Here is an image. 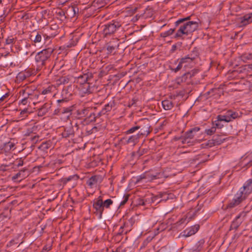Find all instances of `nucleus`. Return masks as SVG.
Returning <instances> with one entry per match:
<instances>
[{
    "mask_svg": "<svg viewBox=\"0 0 252 252\" xmlns=\"http://www.w3.org/2000/svg\"><path fill=\"white\" fill-rule=\"evenodd\" d=\"M190 16L184 18L179 19L175 23V28L170 29L167 31L160 33V36L163 37L171 35L176 30V28L179 27L175 35V38H182L183 35H188L196 31L198 27V22L197 21H189Z\"/></svg>",
    "mask_w": 252,
    "mask_h": 252,
    "instance_id": "f257e3e1",
    "label": "nucleus"
},
{
    "mask_svg": "<svg viewBox=\"0 0 252 252\" xmlns=\"http://www.w3.org/2000/svg\"><path fill=\"white\" fill-rule=\"evenodd\" d=\"M54 48L48 47L38 52L34 58V67L36 71H39L51 62V55Z\"/></svg>",
    "mask_w": 252,
    "mask_h": 252,
    "instance_id": "f03ea898",
    "label": "nucleus"
},
{
    "mask_svg": "<svg viewBox=\"0 0 252 252\" xmlns=\"http://www.w3.org/2000/svg\"><path fill=\"white\" fill-rule=\"evenodd\" d=\"M113 203V201L111 199H107L103 201L102 196H99L93 201V207L95 210L94 213L98 216V219H101L104 209L110 208Z\"/></svg>",
    "mask_w": 252,
    "mask_h": 252,
    "instance_id": "7ed1b4c3",
    "label": "nucleus"
},
{
    "mask_svg": "<svg viewBox=\"0 0 252 252\" xmlns=\"http://www.w3.org/2000/svg\"><path fill=\"white\" fill-rule=\"evenodd\" d=\"M51 30H45L37 32L35 36L33 42L35 43L44 41L45 48L50 44L52 39L55 36L56 34L50 33Z\"/></svg>",
    "mask_w": 252,
    "mask_h": 252,
    "instance_id": "20e7f679",
    "label": "nucleus"
},
{
    "mask_svg": "<svg viewBox=\"0 0 252 252\" xmlns=\"http://www.w3.org/2000/svg\"><path fill=\"white\" fill-rule=\"evenodd\" d=\"M121 23L117 21L113 20L111 22L104 25L103 27V33L105 36L111 35L121 27Z\"/></svg>",
    "mask_w": 252,
    "mask_h": 252,
    "instance_id": "39448f33",
    "label": "nucleus"
},
{
    "mask_svg": "<svg viewBox=\"0 0 252 252\" xmlns=\"http://www.w3.org/2000/svg\"><path fill=\"white\" fill-rule=\"evenodd\" d=\"M75 85H68L64 87L62 92L61 96L62 98L57 100L58 103L66 102L72 98L73 94Z\"/></svg>",
    "mask_w": 252,
    "mask_h": 252,
    "instance_id": "423d86ee",
    "label": "nucleus"
},
{
    "mask_svg": "<svg viewBox=\"0 0 252 252\" xmlns=\"http://www.w3.org/2000/svg\"><path fill=\"white\" fill-rule=\"evenodd\" d=\"M79 125L75 123L71 122L70 126H66L64 128L63 131L61 135L63 138H72L74 136L75 133L79 129Z\"/></svg>",
    "mask_w": 252,
    "mask_h": 252,
    "instance_id": "0eeeda50",
    "label": "nucleus"
},
{
    "mask_svg": "<svg viewBox=\"0 0 252 252\" xmlns=\"http://www.w3.org/2000/svg\"><path fill=\"white\" fill-rule=\"evenodd\" d=\"M138 134L141 136L148 135L150 133V125L148 119H142L137 123Z\"/></svg>",
    "mask_w": 252,
    "mask_h": 252,
    "instance_id": "6e6552de",
    "label": "nucleus"
},
{
    "mask_svg": "<svg viewBox=\"0 0 252 252\" xmlns=\"http://www.w3.org/2000/svg\"><path fill=\"white\" fill-rule=\"evenodd\" d=\"M95 80L93 78L92 81H87L85 84L80 86L79 89L82 94H90L95 91L96 88L93 84Z\"/></svg>",
    "mask_w": 252,
    "mask_h": 252,
    "instance_id": "1a4fd4ad",
    "label": "nucleus"
},
{
    "mask_svg": "<svg viewBox=\"0 0 252 252\" xmlns=\"http://www.w3.org/2000/svg\"><path fill=\"white\" fill-rule=\"evenodd\" d=\"M200 129L199 127H194L192 128L185 132L183 137L182 144H190L191 140L192 139L196 132L199 131Z\"/></svg>",
    "mask_w": 252,
    "mask_h": 252,
    "instance_id": "9d476101",
    "label": "nucleus"
},
{
    "mask_svg": "<svg viewBox=\"0 0 252 252\" xmlns=\"http://www.w3.org/2000/svg\"><path fill=\"white\" fill-rule=\"evenodd\" d=\"M246 197L241 194L239 191L235 195L234 198L229 202L227 205L228 208H232L240 204Z\"/></svg>",
    "mask_w": 252,
    "mask_h": 252,
    "instance_id": "9b49d317",
    "label": "nucleus"
},
{
    "mask_svg": "<svg viewBox=\"0 0 252 252\" xmlns=\"http://www.w3.org/2000/svg\"><path fill=\"white\" fill-rule=\"evenodd\" d=\"M157 174L155 175L150 172H145L136 177V184L143 183L147 181H151L157 179Z\"/></svg>",
    "mask_w": 252,
    "mask_h": 252,
    "instance_id": "f8f14e48",
    "label": "nucleus"
},
{
    "mask_svg": "<svg viewBox=\"0 0 252 252\" xmlns=\"http://www.w3.org/2000/svg\"><path fill=\"white\" fill-rule=\"evenodd\" d=\"M141 136L137 132L136 134H133L129 136H125L121 139V141L124 144H130L132 146L136 145L139 141Z\"/></svg>",
    "mask_w": 252,
    "mask_h": 252,
    "instance_id": "ddd939ff",
    "label": "nucleus"
},
{
    "mask_svg": "<svg viewBox=\"0 0 252 252\" xmlns=\"http://www.w3.org/2000/svg\"><path fill=\"white\" fill-rule=\"evenodd\" d=\"M247 213L246 212L243 211L241 212L238 216H237L231 224L230 229H237L239 226L244 221V218L246 216Z\"/></svg>",
    "mask_w": 252,
    "mask_h": 252,
    "instance_id": "4468645a",
    "label": "nucleus"
},
{
    "mask_svg": "<svg viewBox=\"0 0 252 252\" xmlns=\"http://www.w3.org/2000/svg\"><path fill=\"white\" fill-rule=\"evenodd\" d=\"M238 191L245 197L251 193L252 192V179L247 180Z\"/></svg>",
    "mask_w": 252,
    "mask_h": 252,
    "instance_id": "2eb2a0df",
    "label": "nucleus"
},
{
    "mask_svg": "<svg viewBox=\"0 0 252 252\" xmlns=\"http://www.w3.org/2000/svg\"><path fill=\"white\" fill-rule=\"evenodd\" d=\"M93 73L88 72L86 73L83 74V75H80L78 77L76 78L74 82L80 84L81 86L87 81H92L93 80Z\"/></svg>",
    "mask_w": 252,
    "mask_h": 252,
    "instance_id": "dca6fc26",
    "label": "nucleus"
},
{
    "mask_svg": "<svg viewBox=\"0 0 252 252\" xmlns=\"http://www.w3.org/2000/svg\"><path fill=\"white\" fill-rule=\"evenodd\" d=\"M252 22V12L245 14L238 19L239 27L246 26Z\"/></svg>",
    "mask_w": 252,
    "mask_h": 252,
    "instance_id": "f3484780",
    "label": "nucleus"
},
{
    "mask_svg": "<svg viewBox=\"0 0 252 252\" xmlns=\"http://www.w3.org/2000/svg\"><path fill=\"white\" fill-rule=\"evenodd\" d=\"M34 73L33 70L29 68L19 72L16 78L19 81H23Z\"/></svg>",
    "mask_w": 252,
    "mask_h": 252,
    "instance_id": "a211bd4d",
    "label": "nucleus"
},
{
    "mask_svg": "<svg viewBox=\"0 0 252 252\" xmlns=\"http://www.w3.org/2000/svg\"><path fill=\"white\" fill-rule=\"evenodd\" d=\"M119 46V42L117 39L110 41L106 45V50L107 54L114 53V51L118 49Z\"/></svg>",
    "mask_w": 252,
    "mask_h": 252,
    "instance_id": "6ab92c4d",
    "label": "nucleus"
},
{
    "mask_svg": "<svg viewBox=\"0 0 252 252\" xmlns=\"http://www.w3.org/2000/svg\"><path fill=\"white\" fill-rule=\"evenodd\" d=\"M199 227V225H195L193 227L186 229L182 232L183 236L188 237L194 234L198 230Z\"/></svg>",
    "mask_w": 252,
    "mask_h": 252,
    "instance_id": "aec40b11",
    "label": "nucleus"
},
{
    "mask_svg": "<svg viewBox=\"0 0 252 252\" xmlns=\"http://www.w3.org/2000/svg\"><path fill=\"white\" fill-rule=\"evenodd\" d=\"M92 107H84L76 111V114L79 118H86Z\"/></svg>",
    "mask_w": 252,
    "mask_h": 252,
    "instance_id": "412c9836",
    "label": "nucleus"
},
{
    "mask_svg": "<svg viewBox=\"0 0 252 252\" xmlns=\"http://www.w3.org/2000/svg\"><path fill=\"white\" fill-rule=\"evenodd\" d=\"M96 119L97 116H96V114L94 113V109L92 108L87 115V116L85 118L84 122L88 124L94 122L96 121Z\"/></svg>",
    "mask_w": 252,
    "mask_h": 252,
    "instance_id": "4be33fe9",
    "label": "nucleus"
},
{
    "mask_svg": "<svg viewBox=\"0 0 252 252\" xmlns=\"http://www.w3.org/2000/svg\"><path fill=\"white\" fill-rule=\"evenodd\" d=\"M23 95H26L29 101L31 100H33L34 98H37L38 96V95L34 92H32L30 89H26L24 90H23Z\"/></svg>",
    "mask_w": 252,
    "mask_h": 252,
    "instance_id": "5701e85b",
    "label": "nucleus"
},
{
    "mask_svg": "<svg viewBox=\"0 0 252 252\" xmlns=\"http://www.w3.org/2000/svg\"><path fill=\"white\" fill-rule=\"evenodd\" d=\"M198 72V70H192L191 72H189L187 73H184V74L181 77L177 79V82L178 84H180V83L185 81L186 78L189 77L191 78L192 76H194L195 74Z\"/></svg>",
    "mask_w": 252,
    "mask_h": 252,
    "instance_id": "b1692460",
    "label": "nucleus"
},
{
    "mask_svg": "<svg viewBox=\"0 0 252 252\" xmlns=\"http://www.w3.org/2000/svg\"><path fill=\"white\" fill-rule=\"evenodd\" d=\"M50 108V104L45 103L42 106L41 108L38 109L37 115L39 117H42L45 115L48 111L49 109Z\"/></svg>",
    "mask_w": 252,
    "mask_h": 252,
    "instance_id": "393cba45",
    "label": "nucleus"
},
{
    "mask_svg": "<svg viewBox=\"0 0 252 252\" xmlns=\"http://www.w3.org/2000/svg\"><path fill=\"white\" fill-rule=\"evenodd\" d=\"M98 177L96 176H93L90 178L87 181V184L90 188H93L96 185L97 183Z\"/></svg>",
    "mask_w": 252,
    "mask_h": 252,
    "instance_id": "a878e982",
    "label": "nucleus"
},
{
    "mask_svg": "<svg viewBox=\"0 0 252 252\" xmlns=\"http://www.w3.org/2000/svg\"><path fill=\"white\" fill-rule=\"evenodd\" d=\"M225 114L228 120L230 119V122L232 121L238 117V114L237 113L231 110L227 111Z\"/></svg>",
    "mask_w": 252,
    "mask_h": 252,
    "instance_id": "bb28decb",
    "label": "nucleus"
},
{
    "mask_svg": "<svg viewBox=\"0 0 252 252\" xmlns=\"http://www.w3.org/2000/svg\"><path fill=\"white\" fill-rule=\"evenodd\" d=\"M27 170V168H24L20 170L19 172L16 174L14 176L12 177V180H15L19 178L23 179L26 177V175L24 174L25 171Z\"/></svg>",
    "mask_w": 252,
    "mask_h": 252,
    "instance_id": "cd10ccee",
    "label": "nucleus"
},
{
    "mask_svg": "<svg viewBox=\"0 0 252 252\" xmlns=\"http://www.w3.org/2000/svg\"><path fill=\"white\" fill-rule=\"evenodd\" d=\"M154 10L152 7L148 6L144 11V12L142 13L143 14V17L146 18H150L152 17L154 14Z\"/></svg>",
    "mask_w": 252,
    "mask_h": 252,
    "instance_id": "c85d7f7f",
    "label": "nucleus"
},
{
    "mask_svg": "<svg viewBox=\"0 0 252 252\" xmlns=\"http://www.w3.org/2000/svg\"><path fill=\"white\" fill-rule=\"evenodd\" d=\"M79 176L77 174H74L71 176H70L66 178H64L62 179V182L63 184H66L67 182L70 181H76L78 180L79 179Z\"/></svg>",
    "mask_w": 252,
    "mask_h": 252,
    "instance_id": "c756f323",
    "label": "nucleus"
},
{
    "mask_svg": "<svg viewBox=\"0 0 252 252\" xmlns=\"http://www.w3.org/2000/svg\"><path fill=\"white\" fill-rule=\"evenodd\" d=\"M161 103L163 109L166 110H170L173 107V103L169 100H163Z\"/></svg>",
    "mask_w": 252,
    "mask_h": 252,
    "instance_id": "7c9ffc66",
    "label": "nucleus"
},
{
    "mask_svg": "<svg viewBox=\"0 0 252 252\" xmlns=\"http://www.w3.org/2000/svg\"><path fill=\"white\" fill-rule=\"evenodd\" d=\"M116 103L114 100H111L107 104H106L104 109L107 111V112H110L112 109L115 106Z\"/></svg>",
    "mask_w": 252,
    "mask_h": 252,
    "instance_id": "2f4dec72",
    "label": "nucleus"
},
{
    "mask_svg": "<svg viewBox=\"0 0 252 252\" xmlns=\"http://www.w3.org/2000/svg\"><path fill=\"white\" fill-rule=\"evenodd\" d=\"M224 140V138H222L221 136L218 135L213 137L212 141H215V144H216V145H219L223 143Z\"/></svg>",
    "mask_w": 252,
    "mask_h": 252,
    "instance_id": "473e14b6",
    "label": "nucleus"
},
{
    "mask_svg": "<svg viewBox=\"0 0 252 252\" xmlns=\"http://www.w3.org/2000/svg\"><path fill=\"white\" fill-rule=\"evenodd\" d=\"M70 78L68 76H62L60 77L58 81L60 84H66L69 83Z\"/></svg>",
    "mask_w": 252,
    "mask_h": 252,
    "instance_id": "72a5a7b5",
    "label": "nucleus"
},
{
    "mask_svg": "<svg viewBox=\"0 0 252 252\" xmlns=\"http://www.w3.org/2000/svg\"><path fill=\"white\" fill-rule=\"evenodd\" d=\"M31 113L28 108L23 109L20 112V116L22 120L25 119Z\"/></svg>",
    "mask_w": 252,
    "mask_h": 252,
    "instance_id": "f704fd0d",
    "label": "nucleus"
},
{
    "mask_svg": "<svg viewBox=\"0 0 252 252\" xmlns=\"http://www.w3.org/2000/svg\"><path fill=\"white\" fill-rule=\"evenodd\" d=\"M15 146L14 143L11 142L10 141L8 142H5L4 143V150L5 151H10L12 148H14Z\"/></svg>",
    "mask_w": 252,
    "mask_h": 252,
    "instance_id": "c9c22d12",
    "label": "nucleus"
},
{
    "mask_svg": "<svg viewBox=\"0 0 252 252\" xmlns=\"http://www.w3.org/2000/svg\"><path fill=\"white\" fill-rule=\"evenodd\" d=\"M136 131H138V126L137 125V123L135 124V125L132 127L128 129L126 131V134L128 135L130 134H132Z\"/></svg>",
    "mask_w": 252,
    "mask_h": 252,
    "instance_id": "e433bc0d",
    "label": "nucleus"
},
{
    "mask_svg": "<svg viewBox=\"0 0 252 252\" xmlns=\"http://www.w3.org/2000/svg\"><path fill=\"white\" fill-rule=\"evenodd\" d=\"M216 131V128L213 126L210 128L206 129L205 130V133L208 135H212L215 133Z\"/></svg>",
    "mask_w": 252,
    "mask_h": 252,
    "instance_id": "4c0bfd02",
    "label": "nucleus"
},
{
    "mask_svg": "<svg viewBox=\"0 0 252 252\" xmlns=\"http://www.w3.org/2000/svg\"><path fill=\"white\" fill-rule=\"evenodd\" d=\"M217 119L220 121H224L225 122H229L230 119L228 120L226 114L224 115H219L217 116Z\"/></svg>",
    "mask_w": 252,
    "mask_h": 252,
    "instance_id": "58836bf2",
    "label": "nucleus"
},
{
    "mask_svg": "<svg viewBox=\"0 0 252 252\" xmlns=\"http://www.w3.org/2000/svg\"><path fill=\"white\" fill-rule=\"evenodd\" d=\"M130 196V194L128 193H125L123 198V200L121 202L120 206H122L124 205L128 201V198Z\"/></svg>",
    "mask_w": 252,
    "mask_h": 252,
    "instance_id": "ea45409f",
    "label": "nucleus"
},
{
    "mask_svg": "<svg viewBox=\"0 0 252 252\" xmlns=\"http://www.w3.org/2000/svg\"><path fill=\"white\" fill-rule=\"evenodd\" d=\"M185 60H186V59H181L177 66L175 68L173 69V70H174V71L175 72H178L182 68V67L183 66V64L184 63V61Z\"/></svg>",
    "mask_w": 252,
    "mask_h": 252,
    "instance_id": "a19ab883",
    "label": "nucleus"
},
{
    "mask_svg": "<svg viewBox=\"0 0 252 252\" xmlns=\"http://www.w3.org/2000/svg\"><path fill=\"white\" fill-rule=\"evenodd\" d=\"M50 146L51 142L48 141L42 143L40 146V148L42 149L43 150H45L49 149L50 147Z\"/></svg>",
    "mask_w": 252,
    "mask_h": 252,
    "instance_id": "79ce46f5",
    "label": "nucleus"
},
{
    "mask_svg": "<svg viewBox=\"0 0 252 252\" xmlns=\"http://www.w3.org/2000/svg\"><path fill=\"white\" fill-rule=\"evenodd\" d=\"M14 164L18 167L21 166L24 164V160L22 158H17L14 161Z\"/></svg>",
    "mask_w": 252,
    "mask_h": 252,
    "instance_id": "37998d69",
    "label": "nucleus"
},
{
    "mask_svg": "<svg viewBox=\"0 0 252 252\" xmlns=\"http://www.w3.org/2000/svg\"><path fill=\"white\" fill-rule=\"evenodd\" d=\"M15 42V40L12 36L8 37L6 39L5 43L6 45H12Z\"/></svg>",
    "mask_w": 252,
    "mask_h": 252,
    "instance_id": "c03bdc74",
    "label": "nucleus"
},
{
    "mask_svg": "<svg viewBox=\"0 0 252 252\" xmlns=\"http://www.w3.org/2000/svg\"><path fill=\"white\" fill-rule=\"evenodd\" d=\"M221 122L222 121H220L217 119L214 122L215 125V126H214L216 127V128L217 127L218 128H221L223 126V125L221 123Z\"/></svg>",
    "mask_w": 252,
    "mask_h": 252,
    "instance_id": "a18cd8bd",
    "label": "nucleus"
},
{
    "mask_svg": "<svg viewBox=\"0 0 252 252\" xmlns=\"http://www.w3.org/2000/svg\"><path fill=\"white\" fill-rule=\"evenodd\" d=\"M24 98L22 99L21 101V103H20V105L22 104L23 105H25L28 104V103H30L31 101H29L28 98L26 95H24Z\"/></svg>",
    "mask_w": 252,
    "mask_h": 252,
    "instance_id": "49530a36",
    "label": "nucleus"
},
{
    "mask_svg": "<svg viewBox=\"0 0 252 252\" xmlns=\"http://www.w3.org/2000/svg\"><path fill=\"white\" fill-rule=\"evenodd\" d=\"M52 87L51 86H49L48 87L46 88V89L43 90L42 91V94H46L49 93H51Z\"/></svg>",
    "mask_w": 252,
    "mask_h": 252,
    "instance_id": "de8ad7c7",
    "label": "nucleus"
},
{
    "mask_svg": "<svg viewBox=\"0 0 252 252\" xmlns=\"http://www.w3.org/2000/svg\"><path fill=\"white\" fill-rule=\"evenodd\" d=\"M69 10L73 12V16H75L76 13H78L79 9L77 7L71 6L69 8Z\"/></svg>",
    "mask_w": 252,
    "mask_h": 252,
    "instance_id": "09e8293b",
    "label": "nucleus"
},
{
    "mask_svg": "<svg viewBox=\"0 0 252 252\" xmlns=\"http://www.w3.org/2000/svg\"><path fill=\"white\" fill-rule=\"evenodd\" d=\"M141 17H143V14H142V13L140 14H138L136 15L134 17H133L131 19V21H132L133 22H135L137 21L138 19Z\"/></svg>",
    "mask_w": 252,
    "mask_h": 252,
    "instance_id": "8fccbe9b",
    "label": "nucleus"
},
{
    "mask_svg": "<svg viewBox=\"0 0 252 252\" xmlns=\"http://www.w3.org/2000/svg\"><path fill=\"white\" fill-rule=\"evenodd\" d=\"M126 223H124V224L121 226L119 229V232H118V234L117 235H121L123 234V232H124V228L126 227Z\"/></svg>",
    "mask_w": 252,
    "mask_h": 252,
    "instance_id": "3c124183",
    "label": "nucleus"
},
{
    "mask_svg": "<svg viewBox=\"0 0 252 252\" xmlns=\"http://www.w3.org/2000/svg\"><path fill=\"white\" fill-rule=\"evenodd\" d=\"M213 138L211 140H209L208 141L206 145L209 146V147H212L216 145V144H215V141H212Z\"/></svg>",
    "mask_w": 252,
    "mask_h": 252,
    "instance_id": "603ef678",
    "label": "nucleus"
},
{
    "mask_svg": "<svg viewBox=\"0 0 252 252\" xmlns=\"http://www.w3.org/2000/svg\"><path fill=\"white\" fill-rule=\"evenodd\" d=\"M163 198V200H166L168 198V194L166 193H162L158 194V198Z\"/></svg>",
    "mask_w": 252,
    "mask_h": 252,
    "instance_id": "864d4df0",
    "label": "nucleus"
},
{
    "mask_svg": "<svg viewBox=\"0 0 252 252\" xmlns=\"http://www.w3.org/2000/svg\"><path fill=\"white\" fill-rule=\"evenodd\" d=\"M57 14L60 16L61 18L64 17L65 18V13L62 10H60L58 12H57Z\"/></svg>",
    "mask_w": 252,
    "mask_h": 252,
    "instance_id": "5fc2aeb1",
    "label": "nucleus"
},
{
    "mask_svg": "<svg viewBox=\"0 0 252 252\" xmlns=\"http://www.w3.org/2000/svg\"><path fill=\"white\" fill-rule=\"evenodd\" d=\"M8 96V94H5L0 93V102H1L4 100V99Z\"/></svg>",
    "mask_w": 252,
    "mask_h": 252,
    "instance_id": "6e6d98bb",
    "label": "nucleus"
},
{
    "mask_svg": "<svg viewBox=\"0 0 252 252\" xmlns=\"http://www.w3.org/2000/svg\"><path fill=\"white\" fill-rule=\"evenodd\" d=\"M182 59H186V60L184 61V63H189V62H191L194 59V58H190L189 56H186L185 58H183Z\"/></svg>",
    "mask_w": 252,
    "mask_h": 252,
    "instance_id": "4d7b16f0",
    "label": "nucleus"
},
{
    "mask_svg": "<svg viewBox=\"0 0 252 252\" xmlns=\"http://www.w3.org/2000/svg\"><path fill=\"white\" fill-rule=\"evenodd\" d=\"M8 166V165H5V164H1L0 166V171H3V172H5L6 171V167Z\"/></svg>",
    "mask_w": 252,
    "mask_h": 252,
    "instance_id": "13d9d810",
    "label": "nucleus"
},
{
    "mask_svg": "<svg viewBox=\"0 0 252 252\" xmlns=\"http://www.w3.org/2000/svg\"><path fill=\"white\" fill-rule=\"evenodd\" d=\"M167 124V122L165 120H164L163 122L160 125L158 126V129H161L163 128V126H165Z\"/></svg>",
    "mask_w": 252,
    "mask_h": 252,
    "instance_id": "bf43d9fd",
    "label": "nucleus"
},
{
    "mask_svg": "<svg viewBox=\"0 0 252 252\" xmlns=\"http://www.w3.org/2000/svg\"><path fill=\"white\" fill-rule=\"evenodd\" d=\"M158 252H169V251L166 247H164L159 250Z\"/></svg>",
    "mask_w": 252,
    "mask_h": 252,
    "instance_id": "052dcab7",
    "label": "nucleus"
},
{
    "mask_svg": "<svg viewBox=\"0 0 252 252\" xmlns=\"http://www.w3.org/2000/svg\"><path fill=\"white\" fill-rule=\"evenodd\" d=\"M138 205H142V206L145 205V202H144V200L139 198V200H138Z\"/></svg>",
    "mask_w": 252,
    "mask_h": 252,
    "instance_id": "680f3d73",
    "label": "nucleus"
},
{
    "mask_svg": "<svg viewBox=\"0 0 252 252\" xmlns=\"http://www.w3.org/2000/svg\"><path fill=\"white\" fill-rule=\"evenodd\" d=\"M32 133V130L31 129H28L25 134L26 136H29Z\"/></svg>",
    "mask_w": 252,
    "mask_h": 252,
    "instance_id": "e2e57ef3",
    "label": "nucleus"
},
{
    "mask_svg": "<svg viewBox=\"0 0 252 252\" xmlns=\"http://www.w3.org/2000/svg\"><path fill=\"white\" fill-rule=\"evenodd\" d=\"M183 136H175L174 137V140L175 141H178V140H181L183 141Z\"/></svg>",
    "mask_w": 252,
    "mask_h": 252,
    "instance_id": "0e129e2a",
    "label": "nucleus"
},
{
    "mask_svg": "<svg viewBox=\"0 0 252 252\" xmlns=\"http://www.w3.org/2000/svg\"><path fill=\"white\" fill-rule=\"evenodd\" d=\"M4 148V142L2 140H0V150H2Z\"/></svg>",
    "mask_w": 252,
    "mask_h": 252,
    "instance_id": "69168bd1",
    "label": "nucleus"
},
{
    "mask_svg": "<svg viewBox=\"0 0 252 252\" xmlns=\"http://www.w3.org/2000/svg\"><path fill=\"white\" fill-rule=\"evenodd\" d=\"M113 252H125V251L121 247L118 248L115 251H113Z\"/></svg>",
    "mask_w": 252,
    "mask_h": 252,
    "instance_id": "338daca9",
    "label": "nucleus"
},
{
    "mask_svg": "<svg viewBox=\"0 0 252 252\" xmlns=\"http://www.w3.org/2000/svg\"><path fill=\"white\" fill-rule=\"evenodd\" d=\"M244 58L247 60L252 59V54H249L248 55L244 56Z\"/></svg>",
    "mask_w": 252,
    "mask_h": 252,
    "instance_id": "774afa93",
    "label": "nucleus"
}]
</instances>
